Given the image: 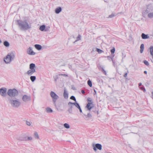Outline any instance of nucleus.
I'll return each instance as SVG.
<instances>
[{"label":"nucleus","instance_id":"obj_46","mask_svg":"<svg viewBox=\"0 0 153 153\" xmlns=\"http://www.w3.org/2000/svg\"><path fill=\"white\" fill-rule=\"evenodd\" d=\"M94 95H95L96 94V91L95 89H94Z\"/></svg>","mask_w":153,"mask_h":153},{"label":"nucleus","instance_id":"obj_44","mask_svg":"<svg viewBox=\"0 0 153 153\" xmlns=\"http://www.w3.org/2000/svg\"><path fill=\"white\" fill-rule=\"evenodd\" d=\"M79 110V111L80 113H82V111L80 108V107H79V108H78Z\"/></svg>","mask_w":153,"mask_h":153},{"label":"nucleus","instance_id":"obj_22","mask_svg":"<svg viewBox=\"0 0 153 153\" xmlns=\"http://www.w3.org/2000/svg\"><path fill=\"white\" fill-rule=\"evenodd\" d=\"M45 29V26L44 25H43L40 26L39 29L41 31H44Z\"/></svg>","mask_w":153,"mask_h":153},{"label":"nucleus","instance_id":"obj_26","mask_svg":"<svg viewBox=\"0 0 153 153\" xmlns=\"http://www.w3.org/2000/svg\"><path fill=\"white\" fill-rule=\"evenodd\" d=\"M74 105L78 109L79 108L80 106L78 103L76 102H75L74 103Z\"/></svg>","mask_w":153,"mask_h":153},{"label":"nucleus","instance_id":"obj_37","mask_svg":"<svg viewBox=\"0 0 153 153\" xmlns=\"http://www.w3.org/2000/svg\"><path fill=\"white\" fill-rule=\"evenodd\" d=\"M49 27H45V29L44 30L45 31H47L49 30V28H50Z\"/></svg>","mask_w":153,"mask_h":153},{"label":"nucleus","instance_id":"obj_27","mask_svg":"<svg viewBox=\"0 0 153 153\" xmlns=\"http://www.w3.org/2000/svg\"><path fill=\"white\" fill-rule=\"evenodd\" d=\"M46 110L47 112L51 113L53 112L52 110L50 108H46Z\"/></svg>","mask_w":153,"mask_h":153},{"label":"nucleus","instance_id":"obj_54","mask_svg":"<svg viewBox=\"0 0 153 153\" xmlns=\"http://www.w3.org/2000/svg\"><path fill=\"white\" fill-rule=\"evenodd\" d=\"M114 55L113 56V57H114Z\"/></svg>","mask_w":153,"mask_h":153},{"label":"nucleus","instance_id":"obj_10","mask_svg":"<svg viewBox=\"0 0 153 153\" xmlns=\"http://www.w3.org/2000/svg\"><path fill=\"white\" fill-rule=\"evenodd\" d=\"M27 53L30 55H32L35 54V53L33 51L32 48L31 47H29L27 51Z\"/></svg>","mask_w":153,"mask_h":153},{"label":"nucleus","instance_id":"obj_12","mask_svg":"<svg viewBox=\"0 0 153 153\" xmlns=\"http://www.w3.org/2000/svg\"><path fill=\"white\" fill-rule=\"evenodd\" d=\"M93 107L92 102H88L87 105L85 108L88 110H90Z\"/></svg>","mask_w":153,"mask_h":153},{"label":"nucleus","instance_id":"obj_30","mask_svg":"<svg viewBox=\"0 0 153 153\" xmlns=\"http://www.w3.org/2000/svg\"><path fill=\"white\" fill-rule=\"evenodd\" d=\"M88 84L90 87H91L92 86V82L90 80H88Z\"/></svg>","mask_w":153,"mask_h":153},{"label":"nucleus","instance_id":"obj_34","mask_svg":"<svg viewBox=\"0 0 153 153\" xmlns=\"http://www.w3.org/2000/svg\"><path fill=\"white\" fill-rule=\"evenodd\" d=\"M70 99L74 100L75 102H76V98L74 97V96H71V97H70Z\"/></svg>","mask_w":153,"mask_h":153},{"label":"nucleus","instance_id":"obj_14","mask_svg":"<svg viewBox=\"0 0 153 153\" xmlns=\"http://www.w3.org/2000/svg\"><path fill=\"white\" fill-rule=\"evenodd\" d=\"M63 96L65 98L67 99L68 98V93L65 89H64Z\"/></svg>","mask_w":153,"mask_h":153},{"label":"nucleus","instance_id":"obj_33","mask_svg":"<svg viewBox=\"0 0 153 153\" xmlns=\"http://www.w3.org/2000/svg\"><path fill=\"white\" fill-rule=\"evenodd\" d=\"M100 68H101V69L102 70V71L105 75H107V73L106 72V71L104 70L103 68L100 67Z\"/></svg>","mask_w":153,"mask_h":153},{"label":"nucleus","instance_id":"obj_35","mask_svg":"<svg viewBox=\"0 0 153 153\" xmlns=\"http://www.w3.org/2000/svg\"><path fill=\"white\" fill-rule=\"evenodd\" d=\"M115 51V49L114 48H113V49L111 50V52L112 54L114 53Z\"/></svg>","mask_w":153,"mask_h":153},{"label":"nucleus","instance_id":"obj_8","mask_svg":"<svg viewBox=\"0 0 153 153\" xmlns=\"http://www.w3.org/2000/svg\"><path fill=\"white\" fill-rule=\"evenodd\" d=\"M7 91L6 88H0V94L2 96H5Z\"/></svg>","mask_w":153,"mask_h":153},{"label":"nucleus","instance_id":"obj_6","mask_svg":"<svg viewBox=\"0 0 153 153\" xmlns=\"http://www.w3.org/2000/svg\"><path fill=\"white\" fill-rule=\"evenodd\" d=\"M50 96L52 99V101L54 103H55L56 100L59 98V97L54 92L51 91Z\"/></svg>","mask_w":153,"mask_h":153},{"label":"nucleus","instance_id":"obj_31","mask_svg":"<svg viewBox=\"0 0 153 153\" xmlns=\"http://www.w3.org/2000/svg\"><path fill=\"white\" fill-rule=\"evenodd\" d=\"M81 36L79 34L76 38V40L75 41V42L78 41L80 40L81 39Z\"/></svg>","mask_w":153,"mask_h":153},{"label":"nucleus","instance_id":"obj_53","mask_svg":"<svg viewBox=\"0 0 153 153\" xmlns=\"http://www.w3.org/2000/svg\"><path fill=\"white\" fill-rule=\"evenodd\" d=\"M55 81H56V79H55Z\"/></svg>","mask_w":153,"mask_h":153},{"label":"nucleus","instance_id":"obj_40","mask_svg":"<svg viewBox=\"0 0 153 153\" xmlns=\"http://www.w3.org/2000/svg\"><path fill=\"white\" fill-rule=\"evenodd\" d=\"M114 16V14L112 13L111 15H110L109 16V18H111Z\"/></svg>","mask_w":153,"mask_h":153},{"label":"nucleus","instance_id":"obj_51","mask_svg":"<svg viewBox=\"0 0 153 153\" xmlns=\"http://www.w3.org/2000/svg\"><path fill=\"white\" fill-rule=\"evenodd\" d=\"M97 114H99V112L98 111H97Z\"/></svg>","mask_w":153,"mask_h":153},{"label":"nucleus","instance_id":"obj_17","mask_svg":"<svg viewBox=\"0 0 153 153\" xmlns=\"http://www.w3.org/2000/svg\"><path fill=\"white\" fill-rule=\"evenodd\" d=\"M35 65L34 63H31L29 65V68L30 69H32L33 70H36L34 68Z\"/></svg>","mask_w":153,"mask_h":153},{"label":"nucleus","instance_id":"obj_23","mask_svg":"<svg viewBox=\"0 0 153 153\" xmlns=\"http://www.w3.org/2000/svg\"><path fill=\"white\" fill-rule=\"evenodd\" d=\"M96 51H97L98 52V53L100 54L104 52V51H103L97 48H96Z\"/></svg>","mask_w":153,"mask_h":153},{"label":"nucleus","instance_id":"obj_52","mask_svg":"<svg viewBox=\"0 0 153 153\" xmlns=\"http://www.w3.org/2000/svg\"><path fill=\"white\" fill-rule=\"evenodd\" d=\"M71 66H70L69 67V68H71Z\"/></svg>","mask_w":153,"mask_h":153},{"label":"nucleus","instance_id":"obj_32","mask_svg":"<svg viewBox=\"0 0 153 153\" xmlns=\"http://www.w3.org/2000/svg\"><path fill=\"white\" fill-rule=\"evenodd\" d=\"M147 66H149V63L148 61L146 60H144L143 62Z\"/></svg>","mask_w":153,"mask_h":153},{"label":"nucleus","instance_id":"obj_2","mask_svg":"<svg viewBox=\"0 0 153 153\" xmlns=\"http://www.w3.org/2000/svg\"><path fill=\"white\" fill-rule=\"evenodd\" d=\"M8 101L11 106L13 108H18L21 104L19 99L16 97L9 98Z\"/></svg>","mask_w":153,"mask_h":153},{"label":"nucleus","instance_id":"obj_39","mask_svg":"<svg viewBox=\"0 0 153 153\" xmlns=\"http://www.w3.org/2000/svg\"><path fill=\"white\" fill-rule=\"evenodd\" d=\"M59 76H63L65 77H67L68 76V75L66 74H59Z\"/></svg>","mask_w":153,"mask_h":153},{"label":"nucleus","instance_id":"obj_38","mask_svg":"<svg viewBox=\"0 0 153 153\" xmlns=\"http://www.w3.org/2000/svg\"><path fill=\"white\" fill-rule=\"evenodd\" d=\"M26 124L28 126H30L31 125L30 123L28 121H27L26 122Z\"/></svg>","mask_w":153,"mask_h":153},{"label":"nucleus","instance_id":"obj_45","mask_svg":"<svg viewBox=\"0 0 153 153\" xmlns=\"http://www.w3.org/2000/svg\"><path fill=\"white\" fill-rule=\"evenodd\" d=\"M81 92H82V93L83 94H84L85 93V91L84 90H82L81 91Z\"/></svg>","mask_w":153,"mask_h":153},{"label":"nucleus","instance_id":"obj_42","mask_svg":"<svg viewBox=\"0 0 153 153\" xmlns=\"http://www.w3.org/2000/svg\"><path fill=\"white\" fill-rule=\"evenodd\" d=\"M140 89L141 90L145 92L146 91L145 89L143 87H141L140 88Z\"/></svg>","mask_w":153,"mask_h":153},{"label":"nucleus","instance_id":"obj_20","mask_svg":"<svg viewBox=\"0 0 153 153\" xmlns=\"http://www.w3.org/2000/svg\"><path fill=\"white\" fill-rule=\"evenodd\" d=\"M140 48V52L141 53H142L143 52L144 49V45L143 44H142L141 45Z\"/></svg>","mask_w":153,"mask_h":153},{"label":"nucleus","instance_id":"obj_21","mask_svg":"<svg viewBox=\"0 0 153 153\" xmlns=\"http://www.w3.org/2000/svg\"><path fill=\"white\" fill-rule=\"evenodd\" d=\"M4 45L6 47H9L10 46L9 43L7 41H5L3 43Z\"/></svg>","mask_w":153,"mask_h":153},{"label":"nucleus","instance_id":"obj_11","mask_svg":"<svg viewBox=\"0 0 153 153\" xmlns=\"http://www.w3.org/2000/svg\"><path fill=\"white\" fill-rule=\"evenodd\" d=\"M36 72V70L30 69V70H28L27 72L26 73V74H27L28 76H31Z\"/></svg>","mask_w":153,"mask_h":153},{"label":"nucleus","instance_id":"obj_13","mask_svg":"<svg viewBox=\"0 0 153 153\" xmlns=\"http://www.w3.org/2000/svg\"><path fill=\"white\" fill-rule=\"evenodd\" d=\"M84 119L87 120H88L89 118H91L92 117L91 114L90 113H88L87 115L84 114Z\"/></svg>","mask_w":153,"mask_h":153},{"label":"nucleus","instance_id":"obj_1","mask_svg":"<svg viewBox=\"0 0 153 153\" xmlns=\"http://www.w3.org/2000/svg\"><path fill=\"white\" fill-rule=\"evenodd\" d=\"M17 22L20 29L22 30H26L31 28L30 23H28L26 20L22 21L19 20H17Z\"/></svg>","mask_w":153,"mask_h":153},{"label":"nucleus","instance_id":"obj_7","mask_svg":"<svg viewBox=\"0 0 153 153\" xmlns=\"http://www.w3.org/2000/svg\"><path fill=\"white\" fill-rule=\"evenodd\" d=\"M92 146L93 147V149L95 152H96L97 151V149L100 150H101L102 149V145L99 143H97L95 145L94 144H93L92 145Z\"/></svg>","mask_w":153,"mask_h":153},{"label":"nucleus","instance_id":"obj_9","mask_svg":"<svg viewBox=\"0 0 153 153\" xmlns=\"http://www.w3.org/2000/svg\"><path fill=\"white\" fill-rule=\"evenodd\" d=\"M22 99L23 101L25 102L30 101L31 100L30 97L26 95H25L23 96Z\"/></svg>","mask_w":153,"mask_h":153},{"label":"nucleus","instance_id":"obj_28","mask_svg":"<svg viewBox=\"0 0 153 153\" xmlns=\"http://www.w3.org/2000/svg\"><path fill=\"white\" fill-rule=\"evenodd\" d=\"M34 136L36 139H38L39 138V136L37 132H34Z\"/></svg>","mask_w":153,"mask_h":153},{"label":"nucleus","instance_id":"obj_41","mask_svg":"<svg viewBox=\"0 0 153 153\" xmlns=\"http://www.w3.org/2000/svg\"><path fill=\"white\" fill-rule=\"evenodd\" d=\"M87 100L88 101L90 102H91L92 100H91V98L90 97H88L87 99Z\"/></svg>","mask_w":153,"mask_h":153},{"label":"nucleus","instance_id":"obj_25","mask_svg":"<svg viewBox=\"0 0 153 153\" xmlns=\"http://www.w3.org/2000/svg\"><path fill=\"white\" fill-rule=\"evenodd\" d=\"M68 105L69 107V108L72 109L73 108V106L74 105V103L71 102H69L68 103Z\"/></svg>","mask_w":153,"mask_h":153},{"label":"nucleus","instance_id":"obj_24","mask_svg":"<svg viewBox=\"0 0 153 153\" xmlns=\"http://www.w3.org/2000/svg\"><path fill=\"white\" fill-rule=\"evenodd\" d=\"M30 79L32 82H33L36 80V77L35 76H31L30 77Z\"/></svg>","mask_w":153,"mask_h":153},{"label":"nucleus","instance_id":"obj_36","mask_svg":"<svg viewBox=\"0 0 153 153\" xmlns=\"http://www.w3.org/2000/svg\"><path fill=\"white\" fill-rule=\"evenodd\" d=\"M68 111L69 112V113H70V114L72 113V108H69L68 109Z\"/></svg>","mask_w":153,"mask_h":153},{"label":"nucleus","instance_id":"obj_43","mask_svg":"<svg viewBox=\"0 0 153 153\" xmlns=\"http://www.w3.org/2000/svg\"><path fill=\"white\" fill-rule=\"evenodd\" d=\"M128 72V71L127 73H125L124 75H123L124 77H126L127 76V75Z\"/></svg>","mask_w":153,"mask_h":153},{"label":"nucleus","instance_id":"obj_29","mask_svg":"<svg viewBox=\"0 0 153 153\" xmlns=\"http://www.w3.org/2000/svg\"><path fill=\"white\" fill-rule=\"evenodd\" d=\"M64 127L68 129L70 128L69 125L67 123H65L64 124Z\"/></svg>","mask_w":153,"mask_h":153},{"label":"nucleus","instance_id":"obj_18","mask_svg":"<svg viewBox=\"0 0 153 153\" xmlns=\"http://www.w3.org/2000/svg\"><path fill=\"white\" fill-rule=\"evenodd\" d=\"M141 37L143 39H146L149 38V37L148 35H146L144 33H142L141 34Z\"/></svg>","mask_w":153,"mask_h":153},{"label":"nucleus","instance_id":"obj_4","mask_svg":"<svg viewBox=\"0 0 153 153\" xmlns=\"http://www.w3.org/2000/svg\"><path fill=\"white\" fill-rule=\"evenodd\" d=\"M152 4H150L147 6V9L144 10L143 12V14L145 15L146 14L148 13V16L149 18H153V11L150 12V10H152Z\"/></svg>","mask_w":153,"mask_h":153},{"label":"nucleus","instance_id":"obj_15","mask_svg":"<svg viewBox=\"0 0 153 153\" xmlns=\"http://www.w3.org/2000/svg\"><path fill=\"white\" fill-rule=\"evenodd\" d=\"M62 11V8L60 7H59L55 9V13L57 14L59 13Z\"/></svg>","mask_w":153,"mask_h":153},{"label":"nucleus","instance_id":"obj_50","mask_svg":"<svg viewBox=\"0 0 153 153\" xmlns=\"http://www.w3.org/2000/svg\"><path fill=\"white\" fill-rule=\"evenodd\" d=\"M1 42V40H0V44Z\"/></svg>","mask_w":153,"mask_h":153},{"label":"nucleus","instance_id":"obj_47","mask_svg":"<svg viewBox=\"0 0 153 153\" xmlns=\"http://www.w3.org/2000/svg\"><path fill=\"white\" fill-rule=\"evenodd\" d=\"M111 59L112 61L113 62V63H114V61H113V57H111Z\"/></svg>","mask_w":153,"mask_h":153},{"label":"nucleus","instance_id":"obj_3","mask_svg":"<svg viewBox=\"0 0 153 153\" xmlns=\"http://www.w3.org/2000/svg\"><path fill=\"white\" fill-rule=\"evenodd\" d=\"M15 57V53L11 52L9 53L6 58H4V61L6 64H9L14 60Z\"/></svg>","mask_w":153,"mask_h":153},{"label":"nucleus","instance_id":"obj_5","mask_svg":"<svg viewBox=\"0 0 153 153\" xmlns=\"http://www.w3.org/2000/svg\"><path fill=\"white\" fill-rule=\"evenodd\" d=\"M8 95L10 97H16L18 95V92L15 89H9L7 92Z\"/></svg>","mask_w":153,"mask_h":153},{"label":"nucleus","instance_id":"obj_49","mask_svg":"<svg viewBox=\"0 0 153 153\" xmlns=\"http://www.w3.org/2000/svg\"><path fill=\"white\" fill-rule=\"evenodd\" d=\"M142 85V83H140L139 84V86H140Z\"/></svg>","mask_w":153,"mask_h":153},{"label":"nucleus","instance_id":"obj_16","mask_svg":"<svg viewBox=\"0 0 153 153\" xmlns=\"http://www.w3.org/2000/svg\"><path fill=\"white\" fill-rule=\"evenodd\" d=\"M32 139V138L31 137H28L27 138V139L26 137H24L22 139H19V140H31Z\"/></svg>","mask_w":153,"mask_h":153},{"label":"nucleus","instance_id":"obj_48","mask_svg":"<svg viewBox=\"0 0 153 153\" xmlns=\"http://www.w3.org/2000/svg\"><path fill=\"white\" fill-rule=\"evenodd\" d=\"M144 73L146 74H147V71H144Z\"/></svg>","mask_w":153,"mask_h":153},{"label":"nucleus","instance_id":"obj_19","mask_svg":"<svg viewBox=\"0 0 153 153\" xmlns=\"http://www.w3.org/2000/svg\"><path fill=\"white\" fill-rule=\"evenodd\" d=\"M34 46L38 50H41L42 48V46L36 44Z\"/></svg>","mask_w":153,"mask_h":153}]
</instances>
